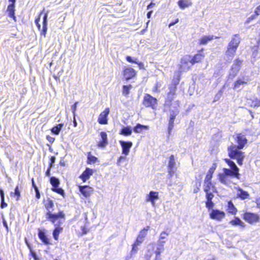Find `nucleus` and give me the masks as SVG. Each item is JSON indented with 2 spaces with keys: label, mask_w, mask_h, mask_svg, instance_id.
I'll return each mask as SVG.
<instances>
[{
  "label": "nucleus",
  "mask_w": 260,
  "mask_h": 260,
  "mask_svg": "<svg viewBox=\"0 0 260 260\" xmlns=\"http://www.w3.org/2000/svg\"><path fill=\"white\" fill-rule=\"evenodd\" d=\"M15 10V5L14 4H10L9 5L7 8L8 15L10 17L12 18L14 20H16Z\"/></svg>",
  "instance_id": "26"
},
{
  "label": "nucleus",
  "mask_w": 260,
  "mask_h": 260,
  "mask_svg": "<svg viewBox=\"0 0 260 260\" xmlns=\"http://www.w3.org/2000/svg\"><path fill=\"white\" fill-rule=\"evenodd\" d=\"M126 60L127 61L129 62L132 63H138V59L137 58H135V59H133V58L130 56H127L126 57Z\"/></svg>",
  "instance_id": "48"
},
{
  "label": "nucleus",
  "mask_w": 260,
  "mask_h": 260,
  "mask_svg": "<svg viewBox=\"0 0 260 260\" xmlns=\"http://www.w3.org/2000/svg\"><path fill=\"white\" fill-rule=\"evenodd\" d=\"M78 102H76L75 103V104L72 105V107H71V109L72 110V112L73 113V115H74V116H75V111L77 109V104H78Z\"/></svg>",
  "instance_id": "53"
},
{
  "label": "nucleus",
  "mask_w": 260,
  "mask_h": 260,
  "mask_svg": "<svg viewBox=\"0 0 260 260\" xmlns=\"http://www.w3.org/2000/svg\"><path fill=\"white\" fill-rule=\"evenodd\" d=\"M178 22H179V19L177 18L175 21L170 22V23L169 25V27H170L171 26L175 25V24H176Z\"/></svg>",
  "instance_id": "62"
},
{
  "label": "nucleus",
  "mask_w": 260,
  "mask_h": 260,
  "mask_svg": "<svg viewBox=\"0 0 260 260\" xmlns=\"http://www.w3.org/2000/svg\"><path fill=\"white\" fill-rule=\"evenodd\" d=\"M257 16L255 14H252L250 17H249L246 21V23H249L251 21L255 19L256 18V17H257Z\"/></svg>",
  "instance_id": "51"
},
{
  "label": "nucleus",
  "mask_w": 260,
  "mask_h": 260,
  "mask_svg": "<svg viewBox=\"0 0 260 260\" xmlns=\"http://www.w3.org/2000/svg\"><path fill=\"white\" fill-rule=\"evenodd\" d=\"M178 4L179 6V7L183 9L185 8L186 7H187L191 5V3L189 1L187 0H180L178 2Z\"/></svg>",
  "instance_id": "34"
},
{
  "label": "nucleus",
  "mask_w": 260,
  "mask_h": 260,
  "mask_svg": "<svg viewBox=\"0 0 260 260\" xmlns=\"http://www.w3.org/2000/svg\"><path fill=\"white\" fill-rule=\"evenodd\" d=\"M143 104L146 107L155 110L157 106V100L150 94L146 93L143 98Z\"/></svg>",
  "instance_id": "7"
},
{
  "label": "nucleus",
  "mask_w": 260,
  "mask_h": 260,
  "mask_svg": "<svg viewBox=\"0 0 260 260\" xmlns=\"http://www.w3.org/2000/svg\"><path fill=\"white\" fill-rule=\"evenodd\" d=\"M63 126V123H59L58 124H57L51 129V132L52 134L56 135H58L59 134Z\"/></svg>",
  "instance_id": "29"
},
{
  "label": "nucleus",
  "mask_w": 260,
  "mask_h": 260,
  "mask_svg": "<svg viewBox=\"0 0 260 260\" xmlns=\"http://www.w3.org/2000/svg\"><path fill=\"white\" fill-rule=\"evenodd\" d=\"M132 132L133 128L131 126H124L123 125L119 134L124 136H128L132 135Z\"/></svg>",
  "instance_id": "22"
},
{
  "label": "nucleus",
  "mask_w": 260,
  "mask_h": 260,
  "mask_svg": "<svg viewBox=\"0 0 260 260\" xmlns=\"http://www.w3.org/2000/svg\"><path fill=\"white\" fill-rule=\"evenodd\" d=\"M175 94L168 92L167 97L166 98L165 103V111H167L168 108H173L172 107V102L174 100V95Z\"/></svg>",
  "instance_id": "20"
},
{
  "label": "nucleus",
  "mask_w": 260,
  "mask_h": 260,
  "mask_svg": "<svg viewBox=\"0 0 260 260\" xmlns=\"http://www.w3.org/2000/svg\"><path fill=\"white\" fill-rule=\"evenodd\" d=\"M166 241H157L156 249L162 252L164 250V244Z\"/></svg>",
  "instance_id": "41"
},
{
  "label": "nucleus",
  "mask_w": 260,
  "mask_h": 260,
  "mask_svg": "<svg viewBox=\"0 0 260 260\" xmlns=\"http://www.w3.org/2000/svg\"><path fill=\"white\" fill-rule=\"evenodd\" d=\"M35 192H36V197L37 199H39L41 197V196H40V192H39V190L38 188H36V189H35Z\"/></svg>",
  "instance_id": "59"
},
{
  "label": "nucleus",
  "mask_w": 260,
  "mask_h": 260,
  "mask_svg": "<svg viewBox=\"0 0 260 260\" xmlns=\"http://www.w3.org/2000/svg\"><path fill=\"white\" fill-rule=\"evenodd\" d=\"M47 24H43L42 29L41 31V35L42 36H44V37H46V35L47 31Z\"/></svg>",
  "instance_id": "43"
},
{
  "label": "nucleus",
  "mask_w": 260,
  "mask_h": 260,
  "mask_svg": "<svg viewBox=\"0 0 260 260\" xmlns=\"http://www.w3.org/2000/svg\"><path fill=\"white\" fill-rule=\"evenodd\" d=\"M132 88V85H123L122 87V93L124 95L126 96L129 93V90Z\"/></svg>",
  "instance_id": "40"
},
{
  "label": "nucleus",
  "mask_w": 260,
  "mask_h": 260,
  "mask_svg": "<svg viewBox=\"0 0 260 260\" xmlns=\"http://www.w3.org/2000/svg\"><path fill=\"white\" fill-rule=\"evenodd\" d=\"M136 71L131 67L125 68L123 71V76L125 80H129L136 75Z\"/></svg>",
  "instance_id": "15"
},
{
  "label": "nucleus",
  "mask_w": 260,
  "mask_h": 260,
  "mask_svg": "<svg viewBox=\"0 0 260 260\" xmlns=\"http://www.w3.org/2000/svg\"><path fill=\"white\" fill-rule=\"evenodd\" d=\"M244 84H247V80H243L242 79H238L237 81L234 83V88L235 89H237L240 88L241 85H243Z\"/></svg>",
  "instance_id": "31"
},
{
  "label": "nucleus",
  "mask_w": 260,
  "mask_h": 260,
  "mask_svg": "<svg viewBox=\"0 0 260 260\" xmlns=\"http://www.w3.org/2000/svg\"><path fill=\"white\" fill-rule=\"evenodd\" d=\"M168 170L176 171L177 168L176 167V162L175 160V157L173 155H172L169 157V160L168 166Z\"/></svg>",
  "instance_id": "23"
},
{
  "label": "nucleus",
  "mask_w": 260,
  "mask_h": 260,
  "mask_svg": "<svg viewBox=\"0 0 260 260\" xmlns=\"http://www.w3.org/2000/svg\"><path fill=\"white\" fill-rule=\"evenodd\" d=\"M45 207L47 210L46 213V218L52 223L58 220L59 223H63L65 220V214L63 211H59L58 213H52L54 203L52 200L48 199L46 201Z\"/></svg>",
  "instance_id": "2"
},
{
  "label": "nucleus",
  "mask_w": 260,
  "mask_h": 260,
  "mask_svg": "<svg viewBox=\"0 0 260 260\" xmlns=\"http://www.w3.org/2000/svg\"><path fill=\"white\" fill-rule=\"evenodd\" d=\"M119 143L122 148V153L125 155L129 154L130 149L133 146V143L131 141H120Z\"/></svg>",
  "instance_id": "14"
},
{
  "label": "nucleus",
  "mask_w": 260,
  "mask_h": 260,
  "mask_svg": "<svg viewBox=\"0 0 260 260\" xmlns=\"http://www.w3.org/2000/svg\"><path fill=\"white\" fill-rule=\"evenodd\" d=\"M52 168H50V167H48L47 171H46V173H45V175L46 176H50L51 174H50V171H51V169Z\"/></svg>",
  "instance_id": "63"
},
{
  "label": "nucleus",
  "mask_w": 260,
  "mask_h": 260,
  "mask_svg": "<svg viewBox=\"0 0 260 260\" xmlns=\"http://www.w3.org/2000/svg\"><path fill=\"white\" fill-rule=\"evenodd\" d=\"M180 80V73L179 72L175 73L174 78L172 81L171 85H174V86L177 87V85L179 83Z\"/></svg>",
  "instance_id": "32"
},
{
  "label": "nucleus",
  "mask_w": 260,
  "mask_h": 260,
  "mask_svg": "<svg viewBox=\"0 0 260 260\" xmlns=\"http://www.w3.org/2000/svg\"><path fill=\"white\" fill-rule=\"evenodd\" d=\"M53 224L55 226V229L52 232L53 237L55 240H57L59 234L63 231V228L60 226V225L62 223H59L58 221L57 223H56L55 221L54 223Z\"/></svg>",
  "instance_id": "17"
},
{
  "label": "nucleus",
  "mask_w": 260,
  "mask_h": 260,
  "mask_svg": "<svg viewBox=\"0 0 260 260\" xmlns=\"http://www.w3.org/2000/svg\"><path fill=\"white\" fill-rule=\"evenodd\" d=\"M222 91H221V90H220V91H219V92L216 94V95H215V98H214V101H216L218 100L220 98V97H221V94H222Z\"/></svg>",
  "instance_id": "56"
},
{
  "label": "nucleus",
  "mask_w": 260,
  "mask_h": 260,
  "mask_svg": "<svg viewBox=\"0 0 260 260\" xmlns=\"http://www.w3.org/2000/svg\"><path fill=\"white\" fill-rule=\"evenodd\" d=\"M213 36H204L200 40V44L202 45L206 44L208 41L212 40L213 39Z\"/></svg>",
  "instance_id": "39"
},
{
  "label": "nucleus",
  "mask_w": 260,
  "mask_h": 260,
  "mask_svg": "<svg viewBox=\"0 0 260 260\" xmlns=\"http://www.w3.org/2000/svg\"><path fill=\"white\" fill-rule=\"evenodd\" d=\"M175 171L168 170V174L167 175V178L169 180L167 181V184L169 186H172L173 183L170 180L175 173Z\"/></svg>",
  "instance_id": "36"
},
{
  "label": "nucleus",
  "mask_w": 260,
  "mask_h": 260,
  "mask_svg": "<svg viewBox=\"0 0 260 260\" xmlns=\"http://www.w3.org/2000/svg\"><path fill=\"white\" fill-rule=\"evenodd\" d=\"M215 169L216 167L215 166V164H213V165L209 169L205 179H206V182L210 180L211 181L213 174L214 173Z\"/></svg>",
  "instance_id": "27"
},
{
  "label": "nucleus",
  "mask_w": 260,
  "mask_h": 260,
  "mask_svg": "<svg viewBox=\"0 0 260 260\" xmlns=\"http://www.w3.org/2000/svg\"><path fill=\"white\" fill-rule=\"evenodd\" d=\"M243 60L238 58L233 61V64L229 71V78L233 79L238 74L240 71L241 67L243 65Z\"/></svg>",
  "instance_id": "5"
},
{
  "label": "nucleus",
  "mask_w": 260,
  "mask_h": 260,
  "mask_svg": "<svg viewBox=\"0 0 260 260\" xmlns=\"http://www.w3.org/2000/svg\"><path fill=\"white\" fill-rule=\"evenodd\" d=\"M15 194L17 197V200H18L19 197L20 196V192L19 190L18 186H16V187L15 188Z\"/></svg>",
  "instance_id": "54"
},
{
  "label": "nucleus",
  "mask_w": 260,
  "mask_h": 260,
  "mask_svg": "<svg viewBox=\"0 0 260 260\" xmlns=\"http://www.w3.org/2000/svg\"><path fill=\"white\" fill-rule=\"evenodd\" d=\"M125 156H120L119 157V158H118V160L117 162V165L118 166H120V161H121V160H122L125 159Z\"/></svg>",
  "instance_id": "61"
},
{
  "label": "nucleus",
  "mask_w": 260,
  "mask_h": 260,
  "mask_svg": "<svg viewBox=\"0 0 260 260\" xmlns=\"http://www.w3.org/2000/svg\"><path fill=\"white\" fill-rule=\"evenodd\" d=\"M228 208H229V212L230 213L235 214L236 213V212H237V209L235 208L233 202L231 201H230L228 202Z\"/></svg>",
  "instance_id": "37"
},
{
  "label": "nucleus",
  "mask_w": 260,
  "mask_h": 260,
  "mask_svg": "<svg viewBox=\"0 0 260 260\" xmlns=\"http://www.w3.org/2000/svg\"><path fill=\"white\" fill-rule=\"evenodd\" d=\"M0 197H1V208L3 209L8 206V204L5 202V193L2 188H0Z\"/></svg>",
  "instance_id": "33"
},
{
  "label": "nucleus",
  "mask_w": 260,
  "mask_h": 260,
  "mask_svg": "<svg viewBox=\"0 0 260 260\" xmlns=\"http://www.w3.org/2000/svg\"><path fill=\"white\" fill-rule=\"evenodd\" d=\"M93 172L94 171L92 169L86 168L85 171L80 176V178L81 179L83 182H85L93 175Z\"/></svg>",
  "instance_id": "19"
},
{
  "label": "nucleus",
  "mask_w": 260,
  "mask_h": 260,
  "mask_svg": "<svg viewBox=\"0 0 260 260\" xmlns=\"http://www.w3.org/2000/svg\"><path fill=\"white\" fill-rule=\"evenodd\" d=\"M98 161V158L91 154L90 152L88 153L87 155V164H94Z\"/></svg>",
  "instance_id": "35"
},
{
  "label": "nucleus",
  "mask_w": 260,
  "mask_h": 260,
  "mask_svg": "<svg viewBox=\"0 0 260 260\" xmlns=\"http://www.w3.org/2000/svg\"><path fill=\"white\" fill-rule=\"evenodd\" d=\"M148 126L138 123L134 127L133 130L135 133H140L143 130H148Z\"/></svg>",
  "instance_id": "24"
},
{
  "label": "nucleus",
  "mask_w": 260,
  "mask_h": 260,
  "mask_svg": "<svg viewBox=\"0 0 260 260\" xmlns=\"http://www.w3.org/2000/svg\"><path fill=\"white\" fill-rule=\"evenodd\" d=\"M159 199L158 192L155 191H150L149 193L146 195V202H150L153 207H155V201Z\"/></svg>",
  "instance_id": "12"
},
{
  "label": "nucleus",
  "mask_w": 260,
  "mask_h": 260,
  "mask_svg": "<svg viewBox=\"0 0 260 260\" xmlns=\"http://www.w3.org/2000/svg\"><path fill=\"white\" fill-rule=\"evenodd\" d=\"M55 159H56V158L54 156H52L50 157L48 167L52 168L54 167Z\"/></svg>",
  "instance_id": "45"
},
{
  "label": "nucleus",
  "mask_w": 260,
  "mask_h": 260,
  "mask_svg": "<svg viewBox=\"0 0 260 260\" xmlns=\"http://www.w3.org/2000/svg\"><path fill=\"white\" fill-rule=\"evenodd\" d=\"M204 57V55L201 52V51L197 54H196L190 60V62L192 64H193L199 62L201 60H202Z\"/></svg>",
  "instance_id": "25"
},
{
  "label": "nucleus",
  "mask_w": 260,
  "mask_h": 260,
  "mask_svg": "<svg viewBox=\"0 0 260 260\" xmlns=\"http://www.w3.org/2000/svg\"><path fill=\"white\" fill-rule=\"evenodd\" d=\"M254 14H255L257 16L259 15L260 14V5L257 6L255 11H254Z\"/></svg>",
  "instance_id": "60"
},
{
  "label": "nucleus",
  "mask_w": 260,
  "mask_h": 260,
  "mask_svg": "<svg viewBox=\"0 0 260 260\" xmlns=\"http://www.w3.org/2000/svg\"><path fill=\"white\" fill-rule=\"evenodd\" d=\"M214 206V203L212 201H207L206 202V207L208 209L213 208Z\"/></svg>",
  "instance_id": "46"
},
{
  "label": "nucleus",
  "mask_w": 260,
  "mask_h": 260,
  "mask_svg": "<svg viewBox=\"0 0 260 260\" xmlns=\"http://www.w3.org/2000/svg\"><path fill=\"white\" fill-rule=\"evenodd\" d=\"M227 176L224 175L223 173H220L218 174V179L220 182L225 185L228 184V181L226 179Z\"/></svg>",
  "instance_id": "38"
},
{
  "label": "nucleus",
  "mask_w": 260,
  "mask_h": 260,
  "mask_svg": "<svg viewBox=\"0 0 260 260\" xmlns=\"http://www.w3.org/2000/svg\"><path fill=\"white\" fill-rule=\"evenodd\" d=\"M236 141L238 145L232 144L228 148V154L232 159H236L237 163L239 165L243 164V160L244 158V153L240 151L247 143V140L245 135L239 134L237 135Z\"/></svg>",
  "instance_id": "1"
},
{
  "label": "nucleus",
  "mask_w": 260,
  "mask_h": 260,
  "mask_svg": "<svg viewBox=\"0 0 260 260\" xmlns=\"http://www.w3.org/2000/svg\"><path fill=\"white\" fill-rule=\"evenodd\" d=\"M40 17L39 16L37 18H36L35 19V23H36V25H37L38 28L40 30L41 29V25L39 23V22H40Z\"/></svg>",
  "instance_id": "55"
},
{
  "label": "nucleus",
  "mask_w": 260,
  "mask_h": 260,
  "mask_svg": "<svg viewBox=\"0 0 260 260\" xmlns=\"http://www.w3.org/2000/svg\"><path fill=\"white\" fill-rule=\"evenodd\" d=\"M50 182L52 186V190L63 196L64 195V191L63 189L59 187L60 181L59 179L54 176L51 177L50 178Z\"/></svg>",
  "instance_id": "8"
},
{
  "label": "nucleus",
  "mask_w": 260,
  "mask_h": 260,
  "mask_svg": "<svg viewBox=\"0 0 260 260\" xmlns=\"http://www.w3.org/2000/svg\"><path fill=\"white\" fill-rule=\"evenodd\" d=\"M169 108V119L168 127V137L171 135L174 126V120L176 116L179 114V111L177 107H173Z\"/></svg>",
  "instance_id": "6"
},
{
  "label": "nucleus",
  "mask_w": 260,
  "mask_h": 260,
  "mask_svg": "<svg viewBox=\"0 0 260 260\" xmlns=\"http://www.w3.org/2000/svg\"><path fill=\"white\" fill-rule=\"evenodd\" d=\"M169 91L168 92L175 94H176V91L177 89V87L175 86L174 85H172L170 84L169 86Z\"/></svg>",
  "instance_id": "47"
},
{
  "label": "nucleus",
  "mask_w": 260,
  "mask_h": 260,
  "mask_svg": "<svg viewBox=\"0 0 260 260\" xmlns=\"http://www.w3.org/2000/svg\"><path fill=\"white\" fill-rule=\"evenodd\" d=\"M204 190L205 192L210 191L211 189V186L212 185L211 181H208L206 182V179L204 180Z\"/></svg>",
  "instance_id": "42"
},
{
  "label": "nucleus",
  "mask_w": 260,
  "mask_h": 260,
  "mask_svg": "<svg viewBox=\"0 0 260 260\" xmlns=\"http://www.w3.org/2000/svg\"><path fill=\"white\" fill-rule=\"evenodd\" d=\"M169 234L166 232H162L159 236V239L158 241H165V240L166 239L167 236H168Z\"/></svg>",
  "instance_id": "44"
},
{
  "label": "nucleus",
  "mask_w": 260,
  "mask_h": 260,
  "mask_svg": "<svg viewBox=\"0 0 260 260\" xmlns=\"http://www.w3.org/2000/svg\"><path fill=\"white\" fill-rule=\"evenodd\" d=\"M260 107V100H256L254 104V107Z\"/></svg>",
  "instance_id": "64"
},
{
  "label": "nucleus",
  "mask_w": 260,
  "mask_h": 260,
  "mask_svg": "<svg viewBox=\"0 0 260 260\" xmlns=\"http://www.w3.org/2000/svg\"><path fill=\"white\" fill-rule=\"evenodd\" d=\"M146 236V234L145 233V232H140L135 242L132 245V254H135L137 252L138 250L137 247L142 243Z\"/></svg>",
  "instance_id": "9"
},
{
  "label": "nucleus",
  "mask_w": 260,
  "mask_h": 260,
  "mask_svg": "<svg viewBox=\"0 0 260 260\" xmlns=\"http://www.w3.org/2000/svg\"><path fill=\"white\" fill-rule=\"evenodd\" d=\"M240 41L241 39L238 34H235L232 36V40L228 46L226 51V56L233 57L235 55Z\"/></svg>",
  "instance_id": "4"
},
{
  "label": "nucleus",
  "mask_w": 260,
  "mask_h": 260,
  "mask_svg": "<svg viewBox=\"0 0 260 260\" xmlns=\"http://www.w3.org/2000/svg\"><path fill=\"white\" fill-rule=\"evenodd\" d=\"M110 113L109 108H106L100 114L98 121L101 124H107L108 123V116Z\"/></svg>",
  "instance_id": "13"
},
{
  "label": "nucleus",
  "mask_w": 260,
  "mask_h": 260,
  "mask_svg": "<svg viewBox=\"0 0 260 260\" xmlns=\"http://www.w3.org/2000/svg\"><path fill=\"white\" fill-rule=\"evenodd\" d=\"M230 223L233 225H240L242 228L245 226V223L239 217H235V219L231 220Z\"/></svg>",
  "instance_id": "30"
},
{
  "label": "nucleus",
  "mask_w": 260,
  "mask_h": 260,
  "mask_svg": "<svg viewBox=\"0 0 260 260\" xmlns=\"http://www.w3.org/2000/svg\"><path fill=\"white\" fill-rule=\"evenodd\" d=\"M196 180L198 182L199 184H197V187L193 189L194 193H197L199 191V190L200 189V187L201 186V179L198 180L196 178Z\"/></svg>",
  "instance_id": "52"
},
{
  "label": "nucleus",
  "mask_w": 260,
  "mask_h": 260,
  "mask_svg": "<svg viewBox=\"0 0 260 260\" xmlns=\"http://www.w3.org/2000/svg\"><path fill=\"white\" fill-rule=\"evenodd\" d=\"M224 160L230 167V169H223L224 175L227 177L230 176L238 178L239 175V169L236 164L229 158H225Z\"/></svg>",
  "instance_id": "3"
},
{
  "label": "nucleus",
  "mask_w": 260,
  "mask_h": 260,
  "mask_svg": "<svg viewBox=\"0 0 260 260\" xmlns=\"http://www.w3.org/2000/svg\"><path fill=\"white\" fill-rule=\"evenodd\" d=\"M237 196L242 200L247 199L249 197L248 192L243 190L242 189L239 188L238 189Z\"/></svg>",
  "instance_id": "28"
},
{
  "label": "nucleus",
  "mask_w": 260,
  "mask_h": 260,
  "mask_svg": "<svg viewBox=\"0 0 260 260\" xmlns=\"http://www.w3.org/2000/svg\"><path fill=\"white\" fill-rule=\"evenodd\" d=\"M47 17L48 14L45 13L43 17V24H48Z\"/></svg>",
  "instance_id": "58"
},
{
  "label": "nucleus",
  "mask_w": 260,
  "mask_h": 260,
  "mask_svg": "<svg viewBox=\"0 0 260 260\" xmlns=\"http://www.w3.org/2000/svg\"><path fill=\"white\" fill-rule=\"evenodd\" d=\"M210 217L214 220L220 221L225 217V213L218 209H212L210 213Z\"/></svg>",
  "instance_id": "10"
},
{
  "label": "nucleus",
  "mask_w": 260,
  "mask_h": 260,
  "mask_svg": "<svg viewBox=\"0 0 260 260\" xmlns=\"http://www.w3.org/2000/svg\"><path fill=\"white\" fill-rule=\"evenodd\" d=\"M244 219L248 222L252 224L259 221V217L258 215L250 212H246L243 214Z\"/></svg>",
  "instance_id": "11"
},
{
  "label": "nucleus",
  "mask_w": 260,
  "mask_h": 260,
  "mask_svg": "<svg viewBox=\"0 0 260 260\" xmlns=\"http://www.w3.org/2000/svg\"><path fill=\"white\" fill-rule=\"evenodd\" d=\"M79 189L82 194L86 198L89 197L93 192V188L88 185L79 186Z\"/></svg>",
  "instance_id": "16"
},
{
  "label": "nucleus",
  "mask_w": 260,
  "mask_h": 260,
  "mask_svg": "<svg viewBox=\"0 0 260 260\" xmlns=\"http://www.w3.org/2000/svg\"><path fill=\"white\" fill-rule=\"evenodd\" d=\"M100 136L102 138V140L98 142V146L99 147L104 148L108 144V139L107 133L105 132H102L100 133Z\"/></svg>",
  "instance_id": "21"
},
{
  "label": "nucleus",
  "mask_w": 260,
  "mask_h": 260,
  "mask_svg": "<svg viewBox=\"0 0 260 260\" xmlns=\"http://www.w3.org/2000/svg\"><path fill=\"white\" fill-rule=\"evenodd\" d=\"M30 253L31 256L33 257L34 260H39V258L37 256V254L36 252L33 251L32 249H30Z\"/></svg>",
  "instance_id": "50"
},
{
  "label": "nucleus",
  "mask_w": 260,
  "mask_h": 260,
  "mask_svg": "<svg viewBox=\"0 0 260 260\" xmlns=\"http://www.w3.org/2000/svg\"><path fill=\"white\" fill-rule=\"evenodd\" d=\"M46 139L51 143H53L55 140L54 138L52 137L49 135L47 136Z\"/></svg>",
  "instance_id": "57"
},
{
  "label": "nucleus",
  "mask_w": 260,
  "mask_h": 260,
  "mask_svg": "<svg viewBox=\"0 0 260 260\" xmlns=\"http://www.w3.org/2000/svg\"><path fill=\"white\" fill-rule=\"evenodd\" d=\"M38 237L42 242L45 245L51 244L50 240L46 236V232L45 229H39L38 230Z\"/></svg>",
  "instance_id": "18"
},
{
  "label": "nucleus",
  "mask_w": 260,
  "mask_h": 260,
  "mask_svg": "<svg viewBox=\"0 0 260 260\" xmlns=\"http://www.w3.org/2000/svg\"><path fill=\"white\" fill-rule=\"evenodd\" d=\"M206 198L207 201H212V199L214 197V194L210 191L206 192Z\"/></svg>",
  "instance_id": "49"
}]
</instances>
